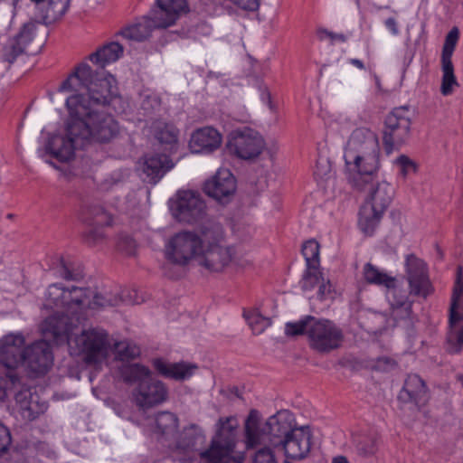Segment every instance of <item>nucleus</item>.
<instances>
[{
  "label": "nucleus",
  "mask_w": 463,
  "mask_h": 463,
  "mask_svg": "<svg viewBox=\"0 0 463 463\" xmlns=\"http://www.w3.org/2000/svg\"><path fill=\"white\" fill-rule=\"evenodd\" d=\"M115 82L111 75L97 78L86 62L75 68L58 90L85 91L67 98L66 134L52 137L46 145L47 153L61 162H69L75 150L92 144L109 143L118 135V123L107 111V107L118 94Z\"/></svg>",
  "instance_id": "obj_1"
},
{
  "label": "nucleus",
  "mask_w": 463,
  "mask_h": 463,
  "mask_svg": "<svg viewBox=\"0 0 463 463\" xmlns=\"http://www.w3.org/2000/svg\"><path fill=\"white\" fill-rule=\"evenodd\" d=\"M380 146L375 133L366 128L354 129L345 149L348 182L357 190H365L380 168Z\"/></svg>",
  "instance_id": "obj_2"
},
{
  "label": "nucleus",
  "mask_w": 463,
  "mask_h": 463,
  "mask_svg": "<svg viewBox=\"0 0 463 463\" xmlns=\"http://www.w3.org/2000/svg\"><path fill=\"white\" fill-rule=\"evenodd\" d=\"M85 288H64L61 283L51 284L44 295L43 307L57 308L52 316L44 320L43 331L54 339L67 335L81 320L82 305L88 297Z\"/></svg>",
  "instance_id": "obj_3"
},
{
  "label": "nucleus",
  "mask_w": 463,
  "mask_h": 463,
  "mask_svg": "<svg viewBox=\"0 0 463 463\" xmlns=\"http://www.w3.org/2000/svg\"><path fill=\"white\" fill-rule=\"evenodd\" d=\"M297 427L296 420L289 411L281 410L260 424L257 410H250L244 423V438L247 449H254L269 442L274 448L288 436Z\"/></svg>",
  "instance_id": "obj_4"
},
{
  "label": "nucleus",
  "mask_w": 463,
  "mask_h": 463,
  "mask_svg": "<svg viewBox=\"0 0 463 463\" xmlns=\"http://www.w3.org/2000/svg\"><path fill=\"white\" fill-rule=\"evenodd\" d=\"M287 335H306L309 347L318 354H328L339 348L344 340L340 327L327 319L307 316L298 322H288L285 326Z\"/></svg>",
  "instance_id": "obj_5"
},
{
  "label": "nucleus",
  "mask_w": 463,
  "mask_h": 463,
  "mask_svg": "<svg viewBox=\"0 0 463 463\" xmlns=\"http://www.w3.org/2000/svg\"><path fill=\"white\" fill-rule=\"evenodd\" d=\"M210 448L200 453L203 463H241L243 457H232L236 446L238 422L234 416L221 417Z\"/></svg>",
  "instance_id": "obj_6"
},
{
  "label": "nucleus",
  "mask_w": 463,
  "mask_h": 463,
  "mask_svg": "<svg viewBox=\"0 0 463 463\" xmlns=\"http://www.w3.org/2000/svg\"><path fill=\"white\" fill-rule=\"evenodd\" d=\"M394 195L393 185L386 181L371 185L366 201L360 209L358 220L359 228L365 235L371 236L374 233Z\"/></svg>",
  "instance_id": "obj_7"
},
{
  "label": "nucleus",
  "mask_w": 463,
  "mask_h": 463,
  "mask_svg": "<svg viewBox=\"0 0 463 463\" xmlns=\"http://www.w3.org/2000/svg\"><path fill=\"white\" fill-rule=\"evenodd\" d=\"M72 330L59 340H67L71 354L83 355L87 364H99L105 360L111 347L109 334L102 328L93 327L83 330L80 335L71 337Z\"/></svg>",
  "instance_id": "obj_8"
},
{
  "label": "nucleus",
  "mask_w": 463,
  "mask_h": 463,
  "mask_svg": "<svg viewBox=\"0 0 463 463\" xmlns=\"http://www.w3.org/2000/svg\"><path fill=\"white\" fill-rule=\"evenodd\" d=\"M200 238L195 232L184 231L175 234L166 245V258L175 264L187 265L199 259L203 253Z\"/></svg>",
  "instance_id": "obj_9"
},
{
  "label": "nucleus",
  "mask_w": 463,
  "mask_h": 463,
  "mask_svg": "<svg viewBox=\"0 0 463 463\" xmlns=\"http://www.w3.org/2000/svg\"><path fill=\"white\" fill-rule=\"evenodd\" d=\"M170 209L178 222L187 224L200 222L207 217L205 202L194 191H179Z\"/></svg>",
  "instance_id": "obj_10"
},
{
  "label": "nucleus",
  "mask_w": 463,
  "mask_h": 463,
  "mask_svg": "<svg viewBox=\"0 0 463 463\" xmlns=\"http://www.w3.org/2000/svg\"><path fill=\"white\" fill-rule=\"evenodd\" d=\"M411 118L405 107L394 109L385 118L383 129V145L388 154L395 146L403 144L409 137L411 130Z\"/></svg>",
  "instance_id": "obj_11"
},
{
  "label": "nucleus",
  "mask_w": 463,
  "mask_h": 463,
  "mask_svg": "<svg viewBox=\"0 0 463 463\" xmlns=\"http://www.w3.org/2000/svg\"><path fill=\"white\" fill-rule=\"evenodd\" d=\"M53 364V354L51 345L44 341H36L24 348L22 364L33 378L46 374Z\"/></svg>",
  "instance_id": "obj_12"
},
{
  "label": "nucleus",
  "mask_w": 463,
  "mask_h": 463,
  "mask_svg": "<svg viewBox=\"0 0 463 463\" xmlns=\"http://www.w3.org/2000/svg\"><path fill=\"white\" fill-rule=\"evenodd\" d=\"M227 146L231 153L241 159L257 157L265 146L261 136L251 128L233 131L229 138Z\"/></svg>",
  "instance_id": "obj_13"
},
{
  "label": "nucleus",
  "mask_w": 463,
  "mask_h": 463,
  "mask_svg": "<svg viewBox=\"0 0 463 463\" xmlns=\"http://www.w3.org/2000/svg\"><path fill=\"white\" fill-rule=\"evenodd\" d=\"M406 278L409 284L410 294L427 298L432 293V286L428 277L425 263L415 255L406 258Z\"/></svg>",
  "instance_id": "obj_14"
},
{
  "label": "nucleus",
  "mask_w": 463,
  "mask_h": 463,
  "mask_svg": "<svg viewBox=\"0 0 463 463\" xmlns=\"http://www.w3.org/2000/svg\"><path fill=\"white\" fill-rule=\"evenodd\" d=\"M132 395L138 408L147 410L165 402L168 397V391L161 381L151 376L147 381L137 385Z\"/></svg>",
  "instance_id": "obj_15"
},
{
  "label": "nucleus",
  "mask_w": 463,
  "mask_h": 463,
  "mask_svg": "<svg viewBox=\"0 0 463 463\" xmlns=\"http://www.w3.org/2000/svg\"><path fill=\"white\" fill-rule=\"evenodd\" d=\"M313 446V435L308 426L296 429L279 445L288 458L301 460L306 458Z\"/></svg>",
  "instance_id": "obj_16"
},
{
  "label": "nucleus",
  "mask_w": 463,
  "mask_h": 463,
  "mask_svg": "<svg viewBox=\"0 0 463 463\" xmlns=\"http://www.w3.org/2000/svg\"><path fill=\"white\" fill-rule=\"evenodd\" d=\"M459 39V30L457 26L451 28L445 37L441 52L442 83L441 93L449 95L452 91V86L457 84L452 63V56Z\"/></svg>",
  "instance_id": "obj_17"
},
{
  "label": "nucleus",
  "mask_w": 463,
  "mask_h": 463,
  "mask_svg": "<svg viewBox=\"0 0 463 463\" xmlns=\"http://www.w3.org/2000/svg\"><path fill=\"white\" fill-rule=\"evenodd\" d=\"M203 190L221 203H227L236 191V181L230 170L219 169L212 179L205 182Z\"/></svg>",
  "instance_id": "obj_18"
},
{
  "label": "nucleus",
  "mask_w": 463,
  "mask_h": 463,
  "mask_svg": "<svg viewBox=\"0 0 463 463\" xmlns=\"http://www.w3.org/2000/svg\"><path fill=\"white\" fill-rule=\"evenodd\" d=\"M14 399L17 411L25 421L36 420L48 409L47 402L41 401L36 392H33L31 388L24 385L15 393Z\"/></svg>",
  "instance_id": "obj_19"
},
{
  "label": "nucleus",
  "mask_w": 463,
  "mask_h": 463,
  "mask_svg": "<svg viewBox=\"0 0 463 463\" xmlns=\"http://www.w3.org/2000/svg\"><path fill=\"white\" fill-rule=\"evenodd\" d=\"M25 339L22 334H9L0 340V363L14 369L24 359Z\"/></svg>",
  "instance_id": "obj_20"
},
{
  "label": "nucleus",
  "mask_w": 463,
  "mask_h": 463,
  "mask_svg": "<svg viewBox=\"0 0 463 463\" xmlns=\"http://www.w3.org/2000/svg\"><path fill=\"white\" fill-rule=\"evenodd\" d=\"M159 9L153 14L154 25L166 28L173 25L181 14L188 11L186 0H156Z\"/></svg>",
  "instance_id": "obj_21"
},
{
  "label": "nucleus",
  "mask_w": 463,
  "mask_h": 463,
  "mask_svg": "<svg viewBox=\"0 0 463 463\" xmlns=\"http://www.w3.org/2000/svg\"><path fill=\"white\" fill-rule=\"evenodd\" d=\"M36 29V23L28 22L23 25L19 33L11 38L3 49L4 60L13 63L19 55L24 52L26 46L32 42Z\"/></svg>",
  "instance_id": "obj_22"
},
{
  "label": "nucleus",
  "mask_w": 463,
  "mask_h": 463,
  "mask_svg": "<svg viewBox=\"0 0 463 463\" xmlns=\"http://www.w3.org/2000/svg\"><path fill=\"white\" fill-rule=\"evenodd\" d=\"M234 250L232 247L219 245L203 250L199 259V265L210 271L219 272L223 270L232 260Z\"/></svg>",
  "instance_id": "obj_23"
},
{
  "label": "nucleus",
  "mask_w": 463,
  "mask_h": 463,
  "mask_svg": "<svg viewBox=\"0 0 463 463\" xmlns=\"http://www.w3.org/2000/svg\"><path fill=\"white\" fill-rule=\"evenodd\" d=\"M222 135L212 127L195 130L190 139V147L194 153H212L220 147Z\"/></svg>",
  "instance_id": "obj_24"
},
{
  "label": "nucleus",
  "mask_w": 463,
  "mask_h": 463,
  "mask_svg": "<svg viewBox=\"0 0 463 463\" xmlns=\"http://www.w3.org/2000/svg\"><path fill=\"white\" fill-rule=\"evenodd\" d=\"M173 166L174 164L167 156L153 155L145 156L140 169L144 175V181L155 184Z\"/></svg>",
  "instance_id": "obj_25"
},
{
  "label": "nucleus",
  "mask_w": 463,
  "mask_h": 463,
  "mask_svg": "<svg viewBox=\"0 0 463 463\" xmlns=\"http://www.w3.org/2000/svg\"><path fill=\"white\" fill-rule=\"evenodd\" d=\"M197 232L201 241V248L206 250L222 245L224 239L222 225L213 218H204L199 222Z\"/></svg>",
  "instance_id": "obj_26"
},
{
  "label": "nucleus",
  "mask_w": 463,
  "mask_h": 463,
  "mask_svg": "<svg viewBox=\"0 0 463 463\" xmlns=\"http://www.w3.org/2000/svg\"><path fill=\"white\" fill-rule=\"evenodd\" d=\"M398 399L402 402L416 405L424 403L427 401V387L424 381L417 374L408 375Z\"/></svg>",
  "instance_id": "obj_27"
},
{
  "label": "nucleus",
  "mask_w": 463,
  "mask_h": 463,
  "mask_svg": "<svg viewBox=\"0 0 463 463\" xmlns=\"http://www.w3.org/2000/svg\"><path fill=\"white\" fill-rule=\"evenodd\" d=\"M205 439L203 429L197 424L191 423L180 431L175 442V450L184 453L197 450L198 447L205 442Z\"/></svg>",
  "instance_id": "obj_28"
},
{
  "label": "nucleus",
  "mask_w": 463,
  "mask_h": 463,
  "mask_svg": "<svg viewBox=\"0 0 463 463\" xmlns=\"http://www.w3.org/2000/svg\"><path fill=\"white\" fill-rule=\"evenodd\" d=\"M88 291L86 301L82 305V315L87 309L99 310L106 307H118L123 302H129L125 297L120 296L118 292H105L104 294L96 293L89 288H85ZM81 316V319H83Z\"/></svg>",
  "instance_id": "obj_29"
},
{
  "label": "nucleus",
  "mask_w": 463,
  "mask_h": 463,
  "mask_svg": "<svg viewBox=\"0 0 463 463\" xmlns=\"http://www.w3.org/2000/svg\"><path fill=\"white\" fill-rule=\"evenodd\" d=\"M388 299L391 306V315L394 320L408 319L411 315L412 301L407 293L397 287L395 283L388 288Z\"/></svg>",
  "instance_id": "obj_30"
},
{
  "label": "nucleus",
  "mask_w": 463,
  "mask_h": 463,
  "mask_svg": "<svg viewBox=\"0 0 463 463\" xmlns=\"http://www.w3.org/2000/svg\"><path fill=\"white\" fill-rule=\"evenodd\" d=\"M81 221L88 226L106 227L111 226L114 214L100 203H91L81 212Z\"/></svg>",
  "instance_id": "obj_31"
},
{
  "label": "nucleus",
  "mask_w": 463,
  "mask_h": 463,
  "mask_svg": "<svg viewBox=\"0 0 463 463\" xmlns=\"http://www.w3.org/2000/svg\"><path fill=\"white\" fill-rule=\"evenodd\" d=\"M155 369L164 377L182 381L191 377L196 369L195 365L184 363L168 364L161 358L153 360Z\"/></svg>",
  "instance_id": "obj_32"
},
{
  "label": "nucleus",
  "mask_w": 463,
  "mask_h": 463,
  "mask_svg": "<svg viewBox=\"0 0 463 463\" xmlns=\"http://www.w3.org/2000/svg\"><path fill=\"white\" fill-rule=\"evenodd\" d=\"M463 319V269L458 266L449 307V326Z\"/></svg>",
  "instance_id": "obj_33"
},
{
  "label": "nucleus",
  "mask_w": 463,
  "mask_h": 463,
  "mask_svg": "<svg viewBox=\"0 0 463 463\" xmlns=\"http://www.w3.org/2000/svg\"><path fill=\"white\" fill-rule=\"evenodd\" d=\"M122 54L123 47L119 43L112 42L91 53L90 60L99 67L104 68L107 64L118 61Z\"/></svg>",
  "instance_id": "obj_34"
},
{
  "label": "nucleus",
  "mask_w": 463,
  "mask_h": 463,
  "mask_svg": "<svg viewBox=\"0 0 463 463\" xmlns=\"http://www.w3.org/2000/svg\"><path fill=\"white\" fill-rule=\"evenodd\" d=\"M119 374L125 383L137 385L152 376L151 371L139 364H122L119 368Z\"/></svg>",
  "instance_id": "obj_35"
},
{
  "label": "nucleus",
  "mask_w": 463,
  "mask_h": 463,
  "mask_svg": "<svg viewBox=\"0 0 463 463\" xmlns=\"http://www.w3.org/2000/svg\"><path fill=\"white\" fill-rule=\"evenodd\" d=\"M154 28H158L154 25L153 15L149 18H144L140 23L130 25L121 31V34L129 40L142 42L147 39Z\"/></svg>",
  "instance_id": "obj_36"
},
{
  "label": "nucleus",
  "mask_w": 463,
  "mask_h": 463,
  "mask_svg": "<svg viewBox=\"0 0 463 463\" xmlns=\"http://www.w3.org/2000/svg\"><path fill=\"white\" fill-rule=\"evenodd\" d=\"M363 275L365 281L369 284L384 286L387 288H390L395 283V278L379 269L372 263H366L364 266Z\"/></svg>",
  "instance_id": "obj_37"
},
{
  "label": "nucleus",
  "mask_w": 463,
  "mask_h": 463,
  "mask_svg": "<svg viewBox=\"0 0 463 463\" xmlns=\"http://www.w3.org/2000/svg\"><path fill=\"white\" fill-rule=\"evenodd\" d=\"M71 0H50L45 12L39 16V22L49 24L60 19L67 12Z\"/></svg>",
  "instance_id": "obj_38"
},
{
  "label": "nucleus",
  "mask_w": 463,
  "mask_h": 463,
  "mask_svg": "<svg viewBox=\"0 0 463 463\" xmlns=\"http://www.w3.org/2000/svg\"><path fill=\"white\" fill-rule=\"evenodd\" d=\"M156 431L163 436L174 435L178 428L179 420L177 416L170 411H161L156 415Z\"/></svg>",
  "instance_id": "obj_39"
},
{
  "label": "nucleus",
  "mask_w": 463,
  "mask_h": 463,
  "mask_svg": "<svg viewBox=\"0 0 463 463\" xmlns=\"http://www.w3.org/2000/svg\"><path fill=\"white\" fill-rule=\"evenodd\" d=\"M151 128L155 137L162 144H174L177 141L178 131L171 124L156 120Z\"/></svg>",
  "instance_id": "obj_40"
},
{
  "label": "nucleus",
  "mask_w": 463,
  "mask_h": 463,
  "mask_svg": "<svg viewBox=\"0 0 463 463\" xmlns=\"http://www.w3.org/2000/svg\"><path fill=\"white\" fill-rule=\"evenodd\" d=\"M243 317L255 335L261 334L271 325L270 318L263 317L257 309L244 310Z\"/></svg>",
  "instance_id": "obj_41"
},
{
  "label": "nucleus",
  "mask_w": 463,
  "mask_h": 463,
  "mask_svg": "<svg viewBox=\"0 0 463 463\" xmlns=\"http://www.w3.org/2000/svg\"><path fill=\"white\" fill-rule=\"evenodd\" d=\"M302 254L308 269L319 268V244L315 240H309L303 244Z\"/></svg>",
  "instance_id": "obj_42"
},
{
  "label": "nucleus",
  "mask_w": 463,
  "mask_h": 463,
  "mask_svg": "<svg viewBox=\"0 0 463 463\" xmlns=\"http://www.w3.org/2000/svg\"><path fill=\"white\" fill-rule=\"evenodd\" d=\"M356 450L359 455L368 457L375 453L377 446L376 439L372 435H362L354 439Z\"/></svg>",
  "instance_id": "obj_43"
},
{
  "label": "nucleus",
  "mask_w": 463,
  "mask_h": 463,
  "mask_svg": "<svg viewBox=\"0 0 463 463\" xmlns=\"http://www.w3.org/2000/svg\"><path fill=\"white\" fill-rule=\"evenodd\" d=\"M114 350L122 361L134 359L140 354V349L128 341H120L114 344Z\"/></svg>",
  "instance_id": "obj_44"
},
{
  "label": "nucleus",
  "mask_w": 463,
  "mask_h": 463,
  "mask_svg": "<svg viewBox=\"0 0 463 463\" xmlns=\"http://www.w3.org/2000/svg\"><path fill=\"white\" fill-rule=\"evenodd\" d=\"M323 277L319 271V268L308 269V267H307V269L300 281L301 288L304 291L312 290L316 285L320 283Z\"/></svg>",
  "instance_id": "obj_45"
},
{
  "label": "nucleus",
  "mask_w": 463,
  "mask_h": 463,
  "mask_svg": "<svg viewBox=\"0 0 463 463\" xmlns=\"http://www.w3.org/2000/svg\"><path fill=\"white\" fill-rule=\"evenodd\" d=\"M102 228L103 227L89 226L88 231L83 233L84 241L90 246H95L101 242L105 238Z\"/></svg>",
  "instance_id": "obj_46"
},
{
  "label": "nucleus",
  "mask_w": 463,
  "mask_h": 463,
  "mask_svg": "<svg viewBox=\"0 0 463 463\" xmlns=\"http://www.w3.org/2000/svg\"><path fill=\"white\" fill-rule=\"evenodd\" d=\"M118 250L127 255H133L136 251V241L127 234H121L117 243Z\"/></svg>",
  "instance_id": "obj_47"
},
{
  "label": "nucleus",
  "mask_w": 463,
  "mask_h": 463,
  "mask_svg": "<svg viewBox=\"0 0 463 463\" xmlns=\"http://www.w3.org/2000/svg\"><path fill=\"white\" fill-rule=\"evenodd\" d=\"M58 272L59 276L66 280H78L81 278V274L80 272H73L71 270L70 267L62 258L60 259Z\"/></svg>",
  "instance_id": "obj_48"
},
{
  "label": "nucleus",
  "mask_w": 463,
  "mask_h": 463,
  "mask_svg": "<svg viewBox=\"0 0 463 463\" xmlns=\"http://www.w3.org/2000/svg\"><path fill=\"white\" fill-rule=\"evenodd\" d=\"M253 463H277V461L271 449L263 448L256 452Z\"/></svg>",
  "instance_id": "obj_49"
},
{
  "label": "nucleus",
  "mask_w": 463,
  "mask_h": 463,
  "mask_svg": "<svg viewBox=\"0 0 463 463\" xmlns=\"http://www.w3.org/2000/svg\"><path fill=\"white\" fill-rule=\"evenodd\" d=\"M11 442L12 439L9 430L0 422V457L8 450Z\"/></svg>",
  "instance_id": "obj_50"
},
{
  "label": "nucleus",
  "mask_w": 463,
  "mask_h": 463,
  "mask_svg": "<svg viewBox=\"0 0 463 463\" xmlns=\"http://www.w3.org/2000/svg\"><path fill=\"white\" fill-rule=\"evenodd\" d=\"M395 163L400 167V172L403 176L407 175L410 172L415 171L414 163L406 156H400Z\"/></svg>",
  "instance_id": "obj_51"
},
{
  "label": "nucleus",
  "mask_w": 463,
  "mask_h": 463,
  "mask_svg": "<svg viewBox=\"0 0 463 463\" xmlns=\"http://www.w3.org/2000/svg\"><path fill=\"white\" fill-rule=\"evenodd\" d=\"M160 100L156 98H148L142 101L141 108L145 111L146 115H149L152 112L160 109Z\"/></svg>",
  "instance_id": "obj_52"
},
{
  "label": "nucleus",
  "mask_w": 463,
  "mask_h": 463,
  "mask_svg": "<svg viewBox=\"0 0 463 463\" xmlns=\"http://www.w3.org/2000/svg\"><path fill=\"white\" fill-rule=\"evenodd\" d=\"M396 367V362L389 357L383 356L377 359L375 368L380 371H389Z\"/></svg>",
  "instance_id": "obj_53"
},
{
  "label": "nucleus",
  "mask_w": 463,
  "mask_h": 463,
  "mask_svg": "<svg viewBox=\"0 0 463 463\" xmlns=\"http://www.w3.org/2000/svg\"><path fill=\"white\" fill-rule=\"evenodd\" d=\"M318 285H319V288H318V292H317L318 298L320 299H325L326 298L328 297V295L331 294L332 285L329 280L326 281L324 278L322 279V280L320 281V283Z\"/></svg>",
  "instance_id": "obj_54"
},
{
  "label": "nucleus",
  "mask_w": 463,
  "mask_h": 463,
  "mask_svg": "<svg viewBox=\"0 0 463 463\" xmlns=\"http://www.w3.org/2000/svg\"><path fill=\"white\" fill-rule=\"evenodd\" d=\"M386 28L393 34L399 33V27L397 21L393 17L387 18L384 22Z\"/></svg>",
  "instance_id": "obj_55"
},
{
  "label": "nucleus",
  "mask_w": 463,
  "mask_h": 463,
  "mask_svg": "<svg viewBox=\"0 0 463 463\" xmlns=\"http://www.w3.org/2000/svg\"><path fill=\"white\" fill-rule=\"evenodd\" d=\"M6 377L9 379L10 383L15 387L17 384H20V377L14 371H10L6 373Z\"/></svg>",
  "instance_id": "obj_56"
},
{
  "label": "nucleus",
  "mask_w": 463,
  "mask_h": 463,
  "mask_svg": "<svg viewBox=\"0 0 463 463\" xmlns=\"http://www.w3.org/2000/svg\"><path fill=\"white\" fill-rule=\"evenodd\" d=\"M334 33L327 31L326 29H318L317 30V36L322 41L326 37H333Z\"/></svg>",
  "instance_id": "obj_57"
},
{
  "label": "nucleus",
  "mask_w": 463,
  "mask_h": 463,
  "mask_svg": "<svg viewBox=\"0 0 463 463\" xmlns=\"http://www.w3.org/2000/svg\"><path fill=\"white\" fill-rule=\"evenodd\" d=\"M350 62L353 65H354L355 67H357L358 69H360V70H364V62L361 60H359V59H351Z\"/></svg>",
  "instance_id": "obj_58"
},
{
  "label": "nucleus",
  "mask_w": 463,
  "mask_h": 463,
  "mask_svg": "<svg viewBox=\"0 0 463 463\" xmlns=\"http://www.w3.org/2000/svg\"><path fill=\"white\" fill-rule=\"evenodd\" d=\"M333 463H349L345 457L338 456L333 459Z\"/></svg>",
  "instance_id": "obj_59"
},
{
  "label": "nucleus",
  "mask_w": 463,
  "mask_h": 463,
  "mask_svg": "<svg viewBox=\"0 0 463 463\" xmlns=\"http://www.w3.org/2000/svg\"><path fill=\"white\" fill-rule=\"evenodd\" d=\"M330 38L332 40H339V41H342V42L345 41V37L343 34H335V33H334L333 37H330Z\"/></svg>",
  "instance_id": "obj_60"
},
{
  "label": "nucleus",
  "mask_w": 463,
  "mask_h": 463,
  "mask_svg": "<svg viewBox=\"0 0 463 463\" xmlns=\"http://www.w3.org/2000/svg\"><path fill=\"white\" fill-rule=\"evenodd\" d=\"M457 380L460 383L461 387L463 388V374L457 375Z\"/></svg>",
  "instance_id": "obj_61"
},
{
  "label": "nucleus",
  "mask_w": 463,
  "mask_h": 463,
  "mask_svg": "<svg viewBox=\"0 0 463 463\" xmlns=\"http://www.w3.org/2000/svg\"><path fill=\"white\" fill-rule=\"evenodd\" d=\"M31 1L35 3L36 5H39L40 3H43L44 0H31Z\"/></svg>",
  "instance_id": "obj_62"
}]
</instances>
